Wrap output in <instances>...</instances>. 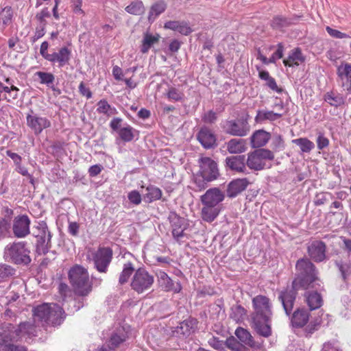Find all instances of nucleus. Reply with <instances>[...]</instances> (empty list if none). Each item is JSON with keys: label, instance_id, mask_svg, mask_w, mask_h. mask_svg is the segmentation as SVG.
<instances>
[{"label": "nucleus", "instance_id": "1", "mask_svg": "<svg viewBox=\"0 0 351 351\" xmlns=\"http://www.w3.org/2000/svg\"><path fill=\"white\" fill-rule=\"evenodd\" d=\"M296 278L292 282L291 287L281 291L278 300L282 302L287 315L291 313L296 298L297 291L300 289H306L311 284L317 280L315 265L308 258L298 260L295 265Z\"/></svg>", "mask_w": 351, "mask_h": 351}, {"label": "nucleus", "instance_id": "2", "mask_svg": "<svg viewBox=\"0 0 351 351\" xmlns=\"http://www.w3.org/2000/svg\"><path fill=\"white\" fill-rule=\"evenodd\" d=\"M69 279L76 294L85 296L91 291L92 282L88 270L82 265H75L69 269Z\"/></svg>", "mask_w": 351, "mask_h": 351}, {"label": "nucleus", "instance_id": "3", "mask_svg": "<svg viewBox=\"0 0 351 351\" xmlns=\"http://www.w3.org/2000/svg\"><path fill=\"white\" fill-rule=\"evenodd\" d=\"M64 313L63 309L58 304L44 303L34 309L33 315L35 320L60 325L64 319Z\"/></svg>", "mask_w": 351, "mask_h": 351}, {"label": "nucleus", "instance_id": "4", "mask_svg": "<svg viewBox=\"0 0 351 351\" xmlns=\"http://www.w3.org/2000/svg\"><path fill=\"white\" fill-rule=\"evenodd\" d=\"M29 251L25 242H14L5 247L4 256L16 264H28L31 261Z\"/></svg>", "mask_w": 351, "mask_h": 351}, {"label": "nucleus", "instance_id": "5", "mask_svg": "<svg viewBox=\"0 0 351 351\" xmlns=\"http://www.w3.org/2000/svg\"><path fill=\"white\" fill-rule=\"evenodd\" d=\"M154 282V277L146 269L139 268L135 271L130 282L133 291L138 294L149 291Z\"/></svg>", "mask_w": 351, "mask_h": 351}, {"label": "nucleus", "instance_id": "6", "mask_svg": "<svg viewBox=\"0 0 351 351\" xmlns=\"http://www.w3.org/2000/svg\"><path fill=\"white\" fill-rule=\"evenodd\" d=\"M4 328L7 330L10 339L12 341L22 339L26 340L36 336L37 333L36 326L29 322L21 323L17 328L8 324L5 325Z\"/></svg>", "mask_w": 351, "mask_h": 351}, {"label": "nucleus", "instance_id": "7", "mask_svg": "<svg viewBox=\"0 0 351 351\" xmlns=\"http://www.w3.org/2000/svg\"><path fill=\"white\" fill-rule=\"evenodd\" d=\"M274 158V155L270 150L258 149L248 154L246 165L250 169L259 171L264 169L267 160Z\"/></svg>", "mask_w": 351, "mask_h": 351}, {"label": "nucleus", "instance_id": "8", "mask_svg": "<svg viewBox=\"0 0 351 351\" xmlns=\"http://www.w3.org/2000/svg\"><path fill=\"white\" fill-rule=\"evenodd\" d=\"M254 313L252 319H263V320L271 321L272 315L271 303L269 299L262 295H257L252 299Z\"/></svg>", "mask_w": 351, "mask_h": 351}, {"label": "nucleus", "instance_id": "9", "mask_svg": "<svg viewBox=\"0 0 351 351\" xmlns=\"http://www.w3.org/2000/svg\"><path fill=\"white\" fill-rule=\"evenodd\" d=\"M34 235L36 238V250L40 254H46L51 247V235L45 222L38 223Z\"/></svg>", "mask_w": 351, "mask_h": 351}, {"label": "nucleus", "instance_id": "10", "mask_svg": "<svg viewBox=\"0 0 351 351\" xmlns=\"http://www.w3.org/2000/svg\"><path fill=\"white\" fill-rule=\"evenodd\" d=\"M199 174L204 181L211 182L219 176L217 162L209 157L199 159Z\"/></svg>", "mask_w": 351, "mask_h": 351}, {"label": "nucleus", "instance_id": "11", "mask_svg": "<svg viewBox=\"0 0 351 351\" xmlns=\"http://www.w3.org/2000/svg\"><path fill=\"white\" fill-rule=\"evenodd\" d=\"M92 256L96 269L106 273L112 258V250L110 247H99Z\"/></svg>", "mask_w": 351, "mask_h": 351}, {"label": "nucleus", "instance_id": "12", "mask_svg": "<svg viewBox=\"0 0 351 351\" xmlns=\"http://www.w3.org/2000/svg\"><path fill=\"white\" fill-rule=\"evenodd\" d=\"M26 122L35 135L40 134L43 130L51 127V122L47 117H40L32 111L31 114H27Z\"/></svg>", "mask_w": 351, "mask_h": 351}, {"label": "nucleus", "instance_id": "13", "mask_svg": "<svg viewBox=\"0 0 351 351\" xmlns=\"http://www.w3.org/2000/svg\"><path fill=\"white\" fill-rule=\"evenodd\" d=\"M30 219L26 215L15 217L12 223V231L17 238H25L30 233Z\"/></svg>", "mask_w": 351, "mask_h": 351}, {"label": "nucleus", "instance_id": "14", "mask_svg": "<svg viewBox=\"0 0 351 351\" xmlns=\"http://www.w3.org/2000/svg\"><path fill=\"white\" fill-rule=\"evenodd\" d=\"M223 128L228 134L237 136H244L250 131L247 122L241 119L226 121Z\"/></svg>", "mask_w": 351, "mask_h": 351}, {"label": "nucleus", "instance_id": "15", "mask_svg": "<svg viewBox=\"0 0 351 351\" xmlns=\"http://www.w3.org/2000/svg\"><path fill=\"white\" fill-rule=\"evenodd\" d=\"M326 244L322 241H313L308 244V256L315 262H322L326 258Z\"/></svg>", "mask_w": 351, "mask_h": 351}, {"label": "nucleus", "instance_id": "16", "mask_svg": "<svg viewBox=\"0 0 351 351\" xmlns=\"http://www.w3.org/2000/svg\"><path fill=\"white\" fill-rule=\"evenodd\" d=\"M225 195L218 188H212L206 191L200 197L202 204H208L214 206H219V203L223 201Z\"/></svg>", "mask_w": 351, "mask_h": 351}, {"label": "nucleus", "instance_id": "17", "mask_svg": "<svg viewBox=\"0 0 351 351\" xmlns=\"http://www.w3.org/2000/svg\"><path fill=\"white\" fill-rule=\"evenodd\" d=\"M19 89L12 84L5 85L0 82V102L6 101L8 103H13L18 99Z\"/></svg>", "mask_w": 351, "mask_h": 351}, {"label": "nucleus", "instance_id": "18", "mask_svg": "<svg viewBox=\"0 0 351 351\" xmlns=\"http://www.w3.org/2000/svg\"><path fill=\"white\" fill-rule=\"evenodd\" d=\"M197 321L195 319H188L180 324L173 331V335L177 337H187L195 331Z\"/></svg>", "mask_w": 351, "mask_h": 351}, {"label": "nucleus", "instance_id": "19", "mask_svg": "<svg viewBox=\"0 0 351 351\" xmlns=\"http://www.w3.org/2000/svg\"><path fill=\"white\" fill-rule=\"evenodd\" d=\"M338 76L342 81V86L351 93V64L343 62L337 67Z\"/></svg>", "mask_w": 351, "mask_h": 351}, {"label": "nucleus", "instance_id": "20", "mask_svg": "<svg viewBox=\"0 0 351 351\" xmlns=\"http://www.w3.org/2000/svg\"><path fill=\"white\" fill-rule=\"evenodd\" d=\"M197 140L206 149H210L216 146V136L210 130L202 128L197 134Z\"/></svg>", "mask_w": 351, "mask_h": 351}, {"label": "nucleus", "instance_id": "21", "mask_svg": "<svg viewBox=\"0 0 351 351\" xmlns=\"http://www.w3.org/2000/svg\"><path fill=\"white\" fill-rule=\"evenodd\" d=\"M70 56V50L67 47H62L58 52L50 53L47 60L53 64L58 63V66L62 67L69 62Z\"/></svg>", "mask_w": 351, "mask_h": 351}, {"label": "nucleus", "instance_id": "22", "mask_svg": "<svg viewBox=\"0 0 351 351\" xmlns=\"http://www.w3.org/2000/svg\"><path fill=\"white\" fill-rule=\"evenodd\" d=\"M226 163L232 171L245 173L247 170L245 157L243 155L228 157Z\"/></svg>", "mask_w": 351, "mask_h": 351}, {"label": "nucleus", "instance_id": "23", "mask_svg": "<svg viewBox=\"0 0 351 351\" xmlns=\"http://www.w3.org/2000/svg\"><path fill=\"white\" fill-rule=\"evenodd\" d=\"M249 184L247 178L236 179L230 182L228 186L227 195L230 197H234L243 191Z\"/></svg>", "mask_w": 351, "mask_h": 351}, {"label": "nucleus", "instance_id": "24", "mask_svg": "<svg viewBox=\"0 0 351 351\" xmlns=\"http://www.w3.org/2000/svg\"><path fill=\"white\" fill-rule=\"evenodd\" d=\"M169 219L172 226V234L174 237L179 239L183 236L184 230V219L179 217L176 213H171Z\"/></svg>", "mask_w": 351, "mask_h": 351}, {"label": "nucleus", "instance_id": "25", "mask_svg": "<svg viewBox=\"0 0 351 351\" xmlns=\"http://www.w3.org/2000/svg\"><path fill=\"white\" fill-rule=\"evenodd\" d=\"M305 61V57L303 56L300 48H295L291 50L288 57L283 60L285 66L292 67L298 66Z\"/></svg>", "mask_w": 351, "mask_h": 351}, {"label": "nucleus", "instance_id": "26", "mask_svg": "<svg viewBox=\"0 0 351 351\" xmlns=\"http://www.w3.org/2000/svg\"><path fill=\"white\" fill-rule=\"evenodd\" d=\"M304 300L311 311L316 310L323 304L322 296L317 291H306Z\"/></svg>", "mask_w": 351, "mask_h": 351}, {"label": "nucleus", "instance_id": "27", "mask_svg": "<svg viewBox=\"0 0 351 351\" xmlns=\"http://www.w3.org/2000/svg\"><path fill=\"white\" fill-rule=\"evenodd\" d=\"M201 210L202 219L208 223L213 222L220 213L219 206H214L208 204H202Z\"/></svg>", "mask_w": 351, "mask_h": 351}, {"label": "nucleus", "instance_id": "28", "mask_svg": "<svg viewBox=\"0 0 351 351\" xmlns=\"http://www.w3.org/2000/svg\"><path fill=\"white\" fill-rule=\"evenodd\" d=\"M308 319V311L304 308H298L293 314L291 323L293 326L301 328L307 324Z\"/></svg>", "mask_w": 351, "mask_h": 351}, {"label": "nucleus", "instance_id": "29", "mask_svg": "<svg viewBox=\"0 0 351 351\" xmlns=\"http://www.w3.org/2000/svg\"><path fill=\"white\" fill-rule=\"evenodd\" d=\"M235 335L242 343L251 348H259L261 347V344L256 343L251 334L245 328H238L235 331Z\"/></svg>", "mask_w": 351, "mask_h": 351}, {"label": "nucleus", "instance_id": "30", "mask_svg": "<svg viewBox=\"0 0 351 351\" xmlns=\"http://www.w3.org/2000/svg\"><path fill=\"white\" fill-rule=\"evenodd\" d=\"M160 36L158 34H153L149 31H146L143 33V38L142 40V45L141 47V51L143 53L148 52L149 49L159 40Z\"/></svg>", "mask_w": 351, "mask_h": 351}, {"label": "nucleus", "instance_id": "31", "mask_svg": "<svg viewBox=\"0 0 351 351\" xmlns=\"http://www.w3.org/2000/svg\"><path fill=\"white\" fill-rule=\"evenodd\" d=\"M256 332L264 337H268L271 335V328L270 321L263 320V319L253 318Z\"/></svg>", "mask_w": 351, "mask_h": 351}, {"label": "nucleus", "instance_id": "32", "mask_svg": "<svg viewBox=\"0 0 351 351\" xmlns=\"http://www.w3.org/2000/svg\"><path fill=\"white\" fill-rule=\"evenodd\" d=\"M167 3L164 0H159L152 5L148 14L149 22L155 21L167 9Z\"/></svg>", "mask_w": 351, "mask_h": 351}, {"label": "nucleus", "instance_id": "33", "mask_svg": "<svg viewBox=\"0 0 351 351\" xmlns=\"http://www.w3.org/2000/svg\"><path fill=\"white\" fill-rule=\"evenodd\" d=\"M227 150L230 154H241L244 152L247 147L245 141L241 138H232L227 143Z\"/></svg>", "mask_w": 351, "mask_h": 351}, {"label": "nucleus", "instance_id": "34", "mask_svg": "<svg viewBox=\"0 0 351 351\" xmlns=\"http://www.w3.org/2000/svg\"><path fill=\"white\" fill-rule=\"evenodd\" d=\"M284 115L283 113H276L270 110H258L255 121L257 123H263L265 121H274Z\"/></svg>", "mask_w": 351, "mask_h": 351}, {"label": "nucleus", "instance_id": "35", "mask_svg": "<svg viewBox=\"0 0 351 351\" xmlns=\"http://www.w3.org/2000/svg\"><path fill=\"white\" fill-rule=\"evenodd\" d=\"M269 139V134L263 130L256 131L251 137V143L253 147L264 146Z\"/></svg>", "mask_w": 351, "mask_h": 351}, {"label": "nucleus", "instance_id": "36", "mask_svg": "<svg viewBox=\"0 0 351 351\" xmlns=\"http://www.w3.org/2000/svg\"><path fill=\"white\" fill-rule=\"evenodd\" d=\"M258 70V77L262 80L266 82V85L271 88L272 90H274L277 93H281L282 89L278 88L275 79L270 76L269 73L267 71L260 70L258 67H257Z\"/></svg>", "mask_w": 351, "mask_h": 351}, {"label": "nucleus", "instance_id": "37", "mask_svg": "<svg viewBox=\"0 0 351 351\" xmlns=\"http://www.w3.org/2000/svg\"><path fill=\"white\" fill-rule=\"evenodd\" d=\"M158 280L160 286L166 291L173 290V280L168 275L162 271L157 273Z\"/></svg>", "mask_w": 351, "mask_h": 351}, {"label": "nucleus", "instance_id": "38", "mask_svg": "<svg viewBox=\"0 0 351 351\" xmlns=\"http://www.w3.org/2000/svg\"><path fill=\"white\" fill-rule=\"evenodd\" d=\"M127 335L123 328H119L113 333L110 339L109 347L110 349L117 348L119 344L125 341Z\"/></svg>", "mask_w": 351, "mask_h": 351}, {"label": "nucleus", "instance_id": "39", "mask_svg": "<svg viewBox=\"0 0 351 351\" xmlns=\"http://www.w3.org/2000/svg\"><path fill=\"white\" fill-rule=\"evenodd\" d=\"M125 10L129 14L141 15L145 12V6L142 1L135 0L126 6Z\"/></svg>", "mask_w": 351, "mask_h": 351}, {"label": "nucleus", "instance_id": "40", "mask_svg": "<svg viewBox=\"0 0 351 351\" xmlns=\"http://www.w3.org/2000/svg\"><path fill=\"white\" fill-rule=\"evenodd\" d=\"M292 143L298 145L302 152L309 153L315 148V144L307 138H299L292 140Z\"/></svg>", "mask_w": 351, "mask_h": 351}, {"label": "nucleus", "instance_id": "41", "mask_svg": "<svg viewBox=\"0 0 351 351\" xmlns=\"http://www.w3.org/2000/svg\"><path fill=\"white\" fill-rule=\"evenodd\" d=\"M134 268L133 264L130 262H128L123 265V270L119 276V282L121 285H124L128 281V279L134 274Z\"/></svg>", "mask_w": 351, "mask_h": 351}, {"label": "nucleus", "instance_id": "42", "mask_svg": "<svg viewBox=\"0 0 351 351\" xmlns=\"http://www.w3.org/2000/svg\"><path fill=\"white\" fill-rule=\"evenodd\" d=\"M147 193L144 195V198L149 202L160 199L162 197L161 190L154 186H149L146 188Z\"/></svg>", "mask_w": 351, "mask_h": 351}, {"label": "nucleus", "instance_id": "43", "mask_svg": "<svg viewBox=\"0 0 351 351\" xmlns=\"http://www.w3.org/2000/svg\"><path fill=\"white\" fill-rule=\"evenodd\" d=\"M165 27L171 29L182 35H188L193 31L187 23H165Z\"/></svg>", "mask_w": 351, "mask_h": 351}, {"label": "nucleus", "instance_id": "44", "mask_svg": "<svg viewBox=\"0 0 351 351\" xmlns=\"http://www.w3.org/2000/svg\"><path fill=\"white\" fill-rule=\"evenodd\" d=\"M97 111L99 113L106 114L108 117L117 112V110L114 108H112L108 101L105 99L100 100L97 103Z\"/></svg>", "mask_w": 351, "mask_h": 351}, {"label": "nucleus", "instance_id": "45", "mask_svg": "<svg viewBox=\"0 0 351 351\" xmlns=\"http://www.w3.org/2000/svg\"><path fill=\"white\" fill-rule=\"evenodd\" d=\"M10 335L5 328H3L2 331H0V351H9Z\"/></svg>", "mask_w": 351, "mask_h": 351}, {"label": "nucleus", "instance_id": "46", "mask_svg": "<svg viewBox=\"0 0 351 351\" xmlns=\"http://www.w3.org/2000/svg\"><path fill=\"white\" fill-rule=\"evenodd\" d=\"M35 75L38 77L40 84H46L48 87L51 86L55 80L54 75L51 73L38 71Z\"/></svg>", "mask_w": 351, "mask_h": 351}, {"label": "nucleus", "instance_id": "47", "mask_svg": "<svg viewBox=\"0 0 351 351\" xmlns=\"http://www.w3.org/2000/svg\"><path fill=\"white\" fill-rule=\"evenodd\" d=\"M118 134L121 140L125 142L131 141L134 138L133 128L130 125L119 130Z\"/></svg>", "mask_w": 351, "mask_h": 351}, {"label": "nucleus", "instance_id": "48", "mask_svg": "<svg viewBox=\"0 0 351 351\" xmlns=\"http://www.w3.org/2000/svg\"><path fill=\"white\" fill-rule=\"evenodd\" d=\"M14 16V11L11 6H5L0 12V20L2 22L11 21Z\"/></svg>", "mask_w": 351, "mask_h": 351}, {"label": "nucleus", "instance_id": "49", "mask_svg": "<svg viewBox=\"0 0 351 351\" xmlns=\"http://www.w3.org/2000/svg\"><path fill=\"white\" fill-rule=\"evenodd\" d=\"M225 345L232 351H242L241 345L234 337L228 338L225 341Z\"/></svg>", "mask_w": 351, "mask_h": 351}, {"label": "nucleus", "instance_id": "50", "mask_svg": "<svg viewBox=\"0 0 351 351\" xmlns=\"http://www.w3.org/2000/svg\"><path fill=\"white\" fill-rule=\"evenodd\" d=\"M14 274V269L10 265L0 264V279H4Z\"/></svg>", "mask_w": 351, "mask_h": 351}, {"label": "nucleus", "instance_id": "51", "mask_svg": "<svg viewBox=\"0 0 351 351\" xmlns=\"http://www.w3.org/2000/svg\"><path fill=\"white\" fill-rule=\"evenodd\" d=\"M324 99L330 105L333 106H340L343 103V99L340 97L334 96L332 93H326Z\"/></svg>", "mask_w": 351, "mask_h": 351}, {"label": "nucleus", "instance_id": "52", "mask_svg": "<svg viewBox=\"0 0 351 351\" xmlns=\"http://www.w3.org/2000/svg\"><path fill=\"white\" fill-rule=\"evenodd\" d=\"M232 313L231 315L235 320H240L245 315V310L240 305H235L232 307Z\"/></svg>", "mask_w": 351, "mask_h": 351}, {"label": "nucleus", "instance_id": "53", "mask_svg": "<svg viewBox=\"0 0 351 351\" xmlns=\"http://www.w3.org/2000/svg\"><path fill=\"white\" fill-rule=\"evenodd\" d=\"M130 202L135 205H138L141 202V195L139 192L136 190L132 191L128 195Z\"/></svg>", "mask_w": 351, "mask_h": 351}, {"label": "nucleus", "instance_id": "54", "mask_svg": "<svg viewBox=\"0 0 351 351\" xmlns=\"http://www.w3.org/2000/svg\"><path fill=\"white\" fill-rule=\"evenodd\" d=\"M167 95L170 100L173 101H179L182 98V93L175 88H171Z\"/></svg>", "mask_w": 351, "mask_h": 351}, {"label": "nucleus", "instance_id": "55", "mask_svg": "<svg viewBox=\"0 0 351 351\" xmlns=\"http://www.w3.org/2000/svg\"><path fill=\"white\" fill-rule=\"evenodd\" d=\"M316 142H317V148L320 150L328 147L329 145L328 139L327 138H326L325 136H324V135L322 134H319Z\"/></svg>", "mask_w": 351, "mask_h": 351}, {"label": "nucleus", "instance_id": "56", "mask_svg": "<svg viewBox=\"0 0 351 351\" xmlns=\"http://www.w3.org/2000/svg\"><path fill=\"white\" fill-rule=\"evenodd\" d=\"M9 229V222L7 219L2 218L0 219V239L4 237Z\"/></svg>", "mask_w": 351, "mask_h": 351}, {"label": "nucleus", "instance_id": "57", "mask_svg": "<svg viewBox=\"0 0 351 351\" xmlns=\"http://www.w3.org/2000/svg\"><path fill=\"white\" fill-rule=\"evenodd\" d=\"M326 193H317L314 199V204L316 206H321L325 204L327 201Z\"/></svg>", "mask_w": 351, "mask_h": 351}, {"label": "nucleus", "instance_id": "58", "mask_svg": "<svg viewBox=\"0 0 351 351\" xmlns=\"http://www.w3.org/2000/svg\"><path fill=\"white\" fill-rule=\"evenodd\" d=\"M322 351H339L337 342H326L323 345Z\"/></svg>", "mask_w": 351, "mask_h": 351}, {"label": "nucleus", "instance_id": "59", "mask_svg": "<svg viewBox=\"0 0 351 351\" xmlns=\"http://www.w3.org/2000/svg\"><path fill=\"white\" fill-rule=\"evenodd\" d=\"M326 30L331 36L335 38H343L347 36L346 34L342 33L337 29H332L330 27H326Z\"/></svg>", "mask_w": 351, "mask_h": 351}, {"label": "nucleus", "instance_id": "60", "mask_svg": "<svg viewBox=\"0 0 351 351\" xmlns=\"http://www.w3.org/2000/svg\"><path fill=\"white\" fill-rule=\"evenodd\" d=\"M217 119L215 112L213 111H208L202 117L203 121L205 123H213Z\"/></svg>", "mask_w": 351, "mask_h": 351}, {"label": "nucleus", "instance_id": "61", "mask_svg": "<svg viewBox=\"0 0 351 351\" xmlns=\"http://www.w3.org/2000/svg\"><path fill=\"white\" fill-rule=\"evenodd\" d=\"M102 167L100 165H95L91 166L88 169L89 175L92 177L99 175L102 171Z\"/></svg>", "mask_w": 351, "mask_h": 351}, {"label": "nucleus", "instance_id": "62", "mask_svg": "<svg viewBox=\"0 0 351 351\" xmlns=\"http://www.w3.org/2000/svg\"><path fill=\"white\" fill-rule=\"evenodd\" d=\"M79 91L83 96H86L88 99H90L92 97L91 91L88 88H86L84 86L83 82H81L79 86Z\"/></svg>", "mask_w": 351, "mask_h": 351}, {"label": "nucleus", "instance_id": "63", "mask_svg": "<svg viewBox=\"0 0 351 351\" xmlns=\"http://www.w3.org/2000/svg\"><path fill=\"white\" fill-rule=\"evenodd\" d=\"M50 16V12L47 8H43L39 13L36 14V19L40 22H44V19Z\"/></svg>", "mask_w": 351, "mask_h": 351}, {"label": "nucleus", "instance_id": "64", "mask_svg": "<svg viewBox=\"0 0 351 351\" xmlns=\"http://www.w3.org/2000/svg\"><path fill=\"white\" fill-rule=\"evenodd\" d=\"M122 121V119L121 118H114L110 123V126L112 128V130L117 131L118 132L119 130H120L121 123Z\"/></svg>", "mask_w": 351, "mask_h": 351}]
</instances>
